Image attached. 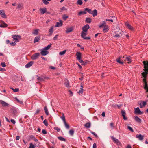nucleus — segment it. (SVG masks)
Here are the masks:
<instances>
[{"instance_id": "nucleus-1", "label": "nucleus", "mask_w": 148, "mask_h": 148, "mask_svg": "<svg viewBox=\"0 0 148 148\" xmlns=\"http://www.w3.org/2000/svg\"><path fill=\"white\" fill-rule=\"evenodd\" d=\"M143 63L144 66V70L145 71L144 72H143L142 73V78L143 77L144 78L143 79V81L144 83L145 82H147L145 78L146 77L147 75L148 74V62L147 61H143Z\"/></svg>"}, {"instance_id": "nucleus-2", "label": "nucleus", "mask_w": 148, "mask_h": 148, "mask_svg": "<svg viewBox=\"0 0 148 148\" xmlns=\"http://www.w3.org/2000/svg\"><path fill=\"white\" fill-rule=\"evenodd\" d=\"M76 58L81 63L82 65H85L86 63L81 59V53L80 52H77L76 53Z\"/></svg>"}, {"instance_id": "nucleus-3", "label": "nucleus", "mask_w": 148, "mask_h": 148, "mask_svg": "<svg viewBox=\"0 0 148 148\" xmlns=\"http://www.w3.org/2000/svg\"><path fill=\"white\" fill-rule=\"evenodd\" d=\"M17 109L14 108L11 109V112L13 117L16 118L18 116Z\"/></svg>"}, {"instance_id": "nucleus-4", "label": "nucleus", "mask_w": 148, "mask_h": 148, "mask_svg": "<svg viewBox=\"0 0 148 148\" xmlns=\"http://www.w3.org/2000/svg\"><path fill=\"white\" fill-rule=\"evenodd\" d=\"M13 41L16 42H18L21 39V36L19 35H14L12 36Z\"/></svg>"}, {"instance_id": "nucleus-5", "label": "nucleus", "mask_w": 148, "mask_h": 148, "mask_svg": "<svg viewBox=\"0 0 148 148\" xmlns=\"http://www.w3.org/2000/svg\"><path fill=\"white\" fill-rule=\"evenodd\" d=\"M111 138L112 140L113 141L118 145H121V143L119 140L115 138L114 137L111 136Z\"/></svg>"}, {"instance_id": "nucleus-6", "label": "nucleus", "mask_w": 148, "mask_h": 148, "mask_svg": "<svg viewBox=\"0 0 148 148\" xmlns=\"http://www.w3.org/2000/svg\"><path fill=\"white\" fill-rule=\"evenodd\" d=\"M40 54L39 53H36L33 54L31 56V58L33 60H36L39 56Z\"/></svg>"}, {"instance_id": "nucleus-7", "label": "nucleus", "mask_w": 148, "mask_h": 148, "mask_svg": "<svg viewBox=\"0 0 148 148\" xmlns=\"http://www.w3.org/2000/svg\"><path fill=\"white\" fill-rule=\"evenodd\" d=\"M125 58L124 57H120L116 59V61L119 63L123 64V62L121 61H123V60Z\"/></svg>"}, {"instance_id": "nucleus-8", "label": "nucleus", "mask_w": 148, "mask_h": 148, "mask_svg": "<svg viewBox=\"0 0 148 148\" xmlns=\"http://www.w3.org/2000/svg\"><path fill=\"white\" fill-rule=\"evenodd\" d=\"M125 25L127 28L129 30L131 31L134 30V28L133 27L130 25L128 23L126 22L125 23Z\"/></svg>"}, {"instance_id": "nucleus-9", "label": "nucleus", "mask_w": 148, "mask_h": 148, "mask_svg": "<svg viewBox=\"0 0 148 148\" xmlns=\"http://www.w3.org/2000/svg\"><path fill=\"white\" fill-rule=\"evenodd\" d=\"M89 25L88 24H86L82 27V30L83 32H86L89 29Z\"/></svg>"}, {"instance_id": "nucleus-10", "label": "nucleus", "mask_w": 148, "mask_h": 148, "mask_svg": "<svg viewBox=\"0 0 148 148\" xmlns=\"http://www.w3.org/2000/svg\"><path fill=\"white\" fill-rule=\"evenodd\" d=\"M138 103L140 105V108H142L146 105V102L143 101H139Z\"/></svg>"}, {"instance_id": "nucleus-11", "label": "nucleus", "mask_w": 148, "mask_h": 148, "mask_svg": "<svg viewBox=\"0 0 148 148\" xmlns=\"http://www.w3.org/2000/svg\"><path fill=\"white\" fill-rule=\"evenodd\" d=\"M134 113L136 114H141L143 112L140 110L139 107L134 108Z\"/></svg>"}, {"instance_id": "nucleus-12", "label": "nucleus", "mask_w": 148, "mask_h": 148, "mask_svg": "<svg viewBox=\"0 0 148 148\" xmlns=\"http://www.w3.org/2000/svg\"><path fill=\"white\" fill-rule=\"evenodd\" d=\"M121 114L123 118V119L124 120H127V117L125 116L126 113L125 112V110H122L121 111Z\"/></svg>"}, {"instance_id": "nucleus-13", "label": "nucleus", "mask_w": 148, "mask_h": 148, "mask_svg": "<svg viewBox=\"0 0 148 148\" xmlns=\"http://www.w3.org/2000/svg\"><path fill=\"white\" fill-rule=\"evenodd\" d=\"M136 137L140 140H142L144 138V136L142 135L141 134L136 135Z\"/></svg>"}, {"instance_id": "nucleus-14", "label": "nucleus", "mask_w": 148, "mask_h": 148, "mask_svg": "<svg viewBox=\"0 0 148 148\" xmlns=\"http://www.w3.org/2000/svg\"><path fill=\"white\" fill-rule=\"evenodd\" d=\"M0 15H1V16L4 18L6 17V15L3 10H0Z\"/></svg>"}, {"instance_id": "nucleus-15", "label": "nucleus", "mask_w": 148, "mask_h": 148, "mask_svg": "<svg viewBox=\"0 0 148 148\" xmlns=\"http://www.w3.org/2000/svg\"><path fill=\"white\" fill-rule=\"evenodd\" d=\"M0 103L1 104L3 107L6 106L8 105V104L7 103L2 100H0Z\"/></svg>"}, {"instance_id": "nucleus-16", "label": "nucleus", "mask_w": 148, "mask_h": 148, "mask_svg": "<svg viewBox=\"0 0 148 148\" xmlns=\"http://www.w3.org/2000/svg\"><path fill=\"white\" fill-rule=\"evenodd\" d=\"M41 51L40 52L42 56H45L48 54L49 52L48 51H43L42 49H41Z\"/></svg>"}, {"instance_id": "nucleus-17", "label": "nucleus", "mask_w": 148, "mask_h": 148, "mask_svg": "<svg viewBox=\"0 0 148 148\" xmlns=\"http://www.w3.org/2000/svg\"><path fill=\"white\" fill-rule=\"evenodd\" d=\"M62 23L61 20H60L59 22L56 23V24L55 26L56 27H60L62 26Z\"/></svg>"}, {"instance_id": "nucleus-18", "label": "nucleus", "mask_w": 148, "mask_h": 148, "mask_svg": "<svg viewBox=\"0 0 148 148\" xmlns=\"http://www.w3.org/2000/svg\"><path fill=\"white\" fill-rule=\"evenodd\" d=\"M53 27L52 26L49 30V36H51L53 32Z\"/></svg>"}, {"instance_id": "nucleus-19", "label": "nucleus", "mask_w": 148, "mask_h": 148, "mask_svg": "<svg viewBox=\"0 0 148 148\" xmlns=\"http://www.w3.org/2000/svg\"><path fill=\"white\" fill-rule=\"evenodd\" d=\"M52 45V44H50L49 45H48L47 47H44V48L42 49V50L43 51H47L48 50L49 48L51 47Z\"/></svg>"}, {"instance_id": "nucleus-20", "label": "nucleus", "mask_w": 148, "mask_h": 148, "mask_svg": "<svg viewBox=\"0 0 148 148\" xmlns=\"http://www.w3.org/2000/svg\"><path fill=\"white\" fill-rule=\"evenodd\" d=\"M33 62H30L27 64L25 66V67L26 68H29L31 67L33 64Z\"/></svg>"}, {"instance_id": "nucleus-21", "label": "nucleus", "mask_w": 148, "mask_h": 148, "mask_svg": "<svg viewBox=\"0 0 148 148\" xmlns=\"http://www.w3.org/2000/svg\"><path fill=\"white\" fill-rule=\"evenodd\" d=\"M40 12L42 14H44L45 13L47 12V9L46 8H40Z\"/></svg>"}, {"instance_id": "nucleus-22", "label": "nucleus", "mask_w": 148, "mask_h": 148, "mask_svg": "<svg viewBox=\"0 0 148 148\" xmlns=\"http://www.w3.org/2000/svg\"><path fill=\"white\" fill-rule=\"evenodd\" d=\"M134 119L135 120V121L137 122H138L139 123H141V119L140 118H139L137 116H135L134 117Z\"/></svg>"}, {"instance_id": "nucleus-23", "label": "nucleus", "mask_w": 148, "mask_h": 148, "mask_svg": "<svg viewBox=\"0 0 148 148\" xmlns=\"http://www.w3.org/2000/svg\"><path fill=\"white\" fill-rule=\"evenodd\" d=\"M40 39V36H36L35 38L34 39V43L37 42L39 41Z\"/></svg>"}, {"instance_id": "nucleus-24", "label": "nucleus", "mask_w": 148, "mask_h": 148, "mask_svg": "<svg viewBox=\"0 0 148 148\" xmlns=\"http://www.w3.org/2000/svg\"><path fill=\"white\" fill-rule=\"evenodd\" d=\"M44 112L47 115H48L49 114V112L48 111V109L46 106H45L44 108Z\"/></svg>"}, {"instance_id": "nucleus-25", "label": "nucleus", "mask_w": 148, "mask_h": 148, "mask_svg": "<svg viewBox=\"0 0 148 148\" xmlns=\"http://www.w3.org/2000/svg\"><path fill=\"white\" fill-rule=\"evenodd\" d=\"M73 30V27H71L70 28H68L67 29V30L66 31V33H68L72 32Z\"/></svg>"}, {"instance_id": "nucleus-26", "label": "nucleus", "mask_w": 148, "mask_h": 148, "mask_svg": "<svg viewBox=\"0 0 148 148\" xmlns=\"http://www.w3.org/2000/svg\"><path fill=\"white\" fill-rule=\"evenodd\" d=\"M108 25H106L104 27V28L103 29V31L104 32H106L108 31Z\"/></svg>"}, {"instance_id": "nucleus-27", "label": "nucleus", "mask_w": 148, "mask_h": 148, "mask_svg": "<svg viewBox=\"0 0 148 148\" xmlns=\"http://www.w3.org/2000/svg\"><path fill=\"white\" fill-rule=\"evenodd\" d=\"M64 84L65 86L67 87H69V81L67 80L66 79L65 83H64Z\"/></svg>"}, {"instance_id": "nucleus-28", "label": "nucleus", "mask_w": 148, "mask_h": 148, "mask_svg": "<svg viewBox=\"0 0 148 148\" xmlns=\"http://www.w3.org/2000/svg\"><path fill=\"white\" fill-rule=\"evenodd\" d=\"M91 14H92L93 16L95 17L97 15V12L96 9H94L93 11H92Z\"/></svg>"}, {"instance_id": "nucleus-29", "label": "nucleus", "mask_w": 148, "mask_h": 148, "mask_svg": "<svg viewBox=\"0 0 148 148\" xmlns=\"http://www.w3.org/2000/svg\"><path fill=\"white\" fill-rule=\"evenodd\" d=\"M144 88L146 90V92H148V86L147 82L144 83Z\"/></svg>"}, {"instance_id": "nucleus-30", "label": "nucleus", "mask_w": 148, "mask_h": 148, "mask_svg": "<svg viewBox=\"0 0 148 148\" xmlns=\"http://www.w3.org/2000/svg\"><path fill=\"white\" fill-rule=\"evenodd\" d=\"M23 7V4L22 3H19L18 4L17 8L18 9H21Z\"/></svg>"}, {"instance_id": "nucleus-31", "label": "nucleus", "mask_w": 148, "mask_h": 148, "mask_svg": "<svg viewBox=\"0 0 148 148\" xmlns=\"http://www.w3.org/2000/svg\"><path fill=\"white\" fill-rule=\"evenodd\" d=\"M106 25V22L105 21H103L102 23L100 24L99 25V28H102L103 27H104L105 26V25Z\"/></svg>"}, {"instance_id": "nucleus-32", "label": "nucleus", "mask_w": 148, "mask_h": 148, "mask_svg": "<svg viewBox=\"0 0 148 148\" xmlns=\"http://www.w3.org/2000/svg\"><path fill=\"white\" fill-rule=\"evenodd\" d=\"M125 61L127 60L128 62V63H130L131 62V58L130 57V56L127 57L125 58Z\"/></svg>"}, {"instance_id": "nucleus-33", "label": "nucleus", "mask_w": 148, "mask_h": 148, "mask_svg": "<svg viewBox=\"0 0 148 148\" xmlns=\"http://www.w3.org/2000/svg\"><path fill=\"white\" fill-rule=\"evenodd\" d=\"M91 125V124L90 123H87L85 124L84 125L85 127L87 128H89Z\"/></svg>"}, {"instance_id": "nucleus-34", "label": "nucleus", "mask_w": 148, "mask_h": 148, "mask_svg": "<svg viewBox=\"0 0 148 148\" xmlns=\"http://www.w3.org/2000/svg\"><path fill=\"white\" fill-rule=\"evenodd\" d=\"M86 34L84 32H82L81 34V36L84 39V38H85L86 36Z\"/></svg>"}, {"instance_id": "nucleus-35", "label": "nucleus", "mask_w": 148, "mask_h": 148, "mask_svg": "<svg viewBox=\"0 0 148 148\" xmlns=\"http://www.w3.org/2000/svg\"><path fill=\"white\" fill-rule=\"evenodd\" d=\"M91 20L90 18L87 17L86 18L85 20L86 22L88 23H90L91 22Z\"/></svg>"}, {"instance_id": "nucleus-36", "label": "nucleus", "mask_w": 148, "mask_h": 148, "mask_svg": "<svg viewBox=\"0 0 148 148\" xmlns=\"http://www.w3.org/2000/svg\"><path fill=\"white\" fill-rule=\"evenodd\" d=\"M39 29H36L34 30L33 32H32V34L35 35H37L38 34V32Z\"/></svg>"}, {"instance_id": "nucleus-37", "label": "nucleus", "mask_w": 148, "mask_h": 148, "mask_svg": "<svg viewBox=\"0 0 148 148\" xmlns=\"http://www.w3.org/2000/svg\"><path fill=\"white\" fill-rule=\"evenodd\" d=\"M15 99L16 100V101H17V102L18 103H20L21 104H23V102L22 100H19V99H18L17 98L15 97Z\"/></svg>"}, {"instance_id": "nucleus-38", "label": "nucleus", "mask_w": 148, "mask_h": 148, "mask_svg": "<svg viewBox=\"0 0 148 148\" xmlns=\"http://www.w3.org/2000/svg\"><path fill=\"white\" fill-rule=\"evenodd\" d=\"M86 13V12L85 11H80L78 13V15L80 16L82 14H85Z\"/></svg>"}, {"instance_id": "nucleus-39", "label": "nucleus", "mask_w": 148, "mask_h": 148, "mask_svg": "<svg viewBox=\"0 0 148 148\" xmlns=\"http://www.w3.org/2000/svg\"><path fill=\"white\" fill-rule=\"evenodd\" d=\"M8 25L7 24L5 23H4L3 24H1L0 25V27L4 28L7 27Z\"/></svg>"}, {"instance_id": "nucleus-40", "label": "nucleus", "mask_w": 148, "mask_h": 148, "mask_svg": "<svg viewBox=\"0 0 148 148\" xmlns=\"http://www.w3.org/2000/svg\"><path fill=\"white\" fill-rule=\"evenodd\" d=\"M30 138L34 141L37 142L38 141V139L36 138L35 137L33 136H30Z\"/></svg>"}, {"instance_id": "nucleus-41", "label": "nucleus", "mask_w": 148, "mask_h": 148, "mask_svg": "<svg viewBox=\"0 0 148 148\" xmlns=\"http://www.w3.org/2000/svg\"><path fill=\"white\" fill-rule=\"evenodd\" d=\"M58 138L61 141H66L65 139L62 137H61V136L58 137Z\"/></svg>"}, {"instance_id": "nucleus-42", "label": "nucleus", "mask_w": 148, "mask_h": 148, "mask_svg": "<svg viewBox=\"0 0 148 148\" xmlns=\"http://www.w3.org/2000/svg\"><path fill=\"white\" fill-rule=\"evenodd\" d=\"M85 10L88 11V12L90 14L92 13V11L91 9H89L88 8H86L85 9Z\"/></svg>"}, {"instance_id": "nucleus-43", "label": "nucleus", "mask_w": 148, "mask_h": 148, "mask_svg": "<svg viewBox=\"0 0 148 148\" xmlns=\"http://www.w3.org/2000/svg\"><path fill=\"white\" fill-rule=\"evenodd\" d=\"M66 52V50H64L62 51H61L59 52V54L60 55L62 56Z\"/></svg>"}, {"instance_id": "nucleus-44", "label": "nucleus", "mask_w": 148, "mask_h": 148, "mask_svg": "<svg viewBox=\"0 0 148 148\" xmlns=\"http://www.w3.org/2000/svg\"><path fill=\"white\" fill-rule=\"evenodd\" d=\"M68 18V16L66 14H64L63 15L62 18L64 20H66Z\"/></svg>"}, {"instance_id": "nucleus-45", "label": "nucleus", "mask_w": 148, "mask_h": 148, "mask_svg": "<svg viewBox=\"0 0 148 148\" xmlns=\"http://www.w3.org/2000/svg\"><path fill=\"white\" fill-rule=\"evenodd\" d=\"M64 124L65 127L67 129L69 128V125L66 123V121L64 122Z\"/></svg>"}, {"instance_id": "nucleus-46", "label": "nucleus", "mask_w": 148, "mask_h": 148, "mask_svg": "<svg viewBox=\"0 0 148 148\" xmlns=\"http://www.w3.org/2000/svg\"><path fill=\"white\" fill-rule=\"evenodd\" d=\"M43 123L46 126H47L48 125V122L46 119H45L43 121Z\"/></svg>"}, {"instance_id": "nucleus-47", "label": "nucleus", "mask_w": 148, "mask_h": 148, "mask_svg": "<svg viewBox=\"0 0 148 148\" xmlns=\"http://www.w3.org/2000/svg\"><path fill=\"white\" fill-rule=\"evenodd\" d=\"M29 148H35V145L32 143H30Z\"/></svg>"}, {"instance_id": "nucleus-48", "label": "nucleus", "mask_w": 148, "mask_h": 148, "mask_svg": "<svg viewBox=\"0 0 148 148\" xmlns=\"http://www.w3.org/2000/svg\"><path fill=\"white\" fill-rule=\"evenodd\" d=\"M69 134H70L71 135V136H72L73 135V134H74V131L73 130H70L69 131Z\"/></svg>"}, {"instance_id": "nucleus-49", "label": "nucleus", "mask_w": 148, "mask_h": 148, "mask_svg": "<svg viewBox=\"0 0 148 148\" xmlns=\"http://www.w3.org/2000/svg\"><path fill=\"white\" fill-rule=\"evenodd\" d=\"M61 118L63 120L64 123L66 122L65 117L63 114L62 116L61 117Z\"/></svg>"}, {"instance_id": "nucleus-50", "label": "nucleus", "mask_w": 148, "mask_h": 148, "mask_svg": "<svg viewBox=\"0 0 148 148\" xmlns=\"http://www.w3.org/2000/svg\"><path fill=\"white\" fill-rule=\"evenodd\" d=\"M11 89L14 92H18L19 91V89L18 88H15V89H14L12 88H11Z\"/></svg>"}, {"instance_id": "nucleus-51", "label": "nucleus", "mask_w": 148, "mask_h": 148, "mask_svg": "<svg viewBox=\"0 0 148 148\" xmlns=\"http://www.w3.org/2000/svg\"><path fill=\"white\" fill-rule=\"evenodd\" d=\"M77 3V4L79 5H81L82 4V2L81 0H78Z\"/></svg>"}, {"instance_id": "nucleus-52", "label": "nucleus", "mask_w": 148, "mask_h": 148, "mask_svg": "<svg viewBox=\"0 0 148 148\" xmlns=\"http://www.w3.org/2000/svg\"><path fill=\"white\" fill-rule=\"evenodd\" d=\"M43 3L45 5H47L49 3V2L45 0H42Z\"/></svg>"}, {"instance_id": "nucleus-53", "label": "nucleus", "mask_w": 148, "mask_h": 148, "mask_svg": "<svg viewBox=\"0 0 148 148\" xmlns=\"http://www.w3.org/2000/svg\"><path fill=\"white\" fill-rule=\"evenodd\" d=\"M83 91V89L82 88H81L80 90L78 92L79 94H82Z\"/></svg>"}, {"instance_id": "nucleus-54", "label": "nucleus", "mask_w": 148, "mask_h": 148, "mask_svg": "<svg viewBox=\"0 0 148 148\" xmlns=\"http://www.w3.org/2000/svg\"><path fill=\"white\" fill-rule=\"evenodd\" d=\"M127 128L132 132H134L133 130L132 129V128L130 126H128Z\"/></svg>"}, {"instance_id": "nucleus-55", "label": "nucleus", "mask_w": 148, "mask_h": 148, "mask_svg": "<svg viewBox=\"0 0 148 148\" xmlns=\"http://www.w3.org/2000/svg\"><path fill=\"white\" fill-rule=\"evenodd\" d=\"M10 45L12 46H14L16 45V42H12L11 43H10Z\"/></svg>"}, {"instance_id": "nucleus-56", "label": "nucleus", "mask_w": 148, "mask_h": 148, "mask_svg": "<svg viewBox=\"0 0 148 148\" xmlns=\"http://www.w3.org/2000/svg\"><path fill=\"white\" fill-rule=\"evenodd\" d=\"M1 66L3 67L6 66V65L5 62H1Z\"/></svg>"}, {"instance_id": "nucleus-57", "label": "nucleus", "mask_w": 148, "mask_h": 148, "mask_svg": "<svg viewBox=\"0 0 148 148\" xmlns=\"http://www.w3.org/2000/svg\"><path fill=\"white\" fill-rule=\"evenodd\" d=\"M5 71L6 70L5 68L0 67V71H1L3 72Z\"/></svg>"}, {"instance_id": "nucleus-58", "label": "nucleus", "mask_w": 148, "mask_h": 148, "mask_svg": "<svg viewBox=\"0 0 148 148\" xmlns=\"http://www.w3.org/2000/svg\"><path fill=\"white\" fill-rule=\"evenodd\" d=\"M42 132L43 134H47L46 131L44 129L42 130Z\"/></svg>"}, {"instance_id": "nucleus-59", "label": "nucleus", "mask_w": 148, "mask_h": 148, "mask_svg": "<svg viewBox=\"0 0 148 148\" xmlns=\"http://www.w3.org/2000/svg\"><path fill=\"white\" fill-rule=\"evenodd\" d=\"M11 122L14 124H15V121L13 119H11Z\"/></svg>"}, {"instance_id": "nucleus-60", "label": "nucleus", "mask_w": 148, "mask_h": 148, "mask_svg": "<svg viewBox=\"0 0 148 148\" xmlns=\"http://www.w3.org/2000/svg\"><path fill=\"white\" fill-rule=\"evenodd\" d=\"M91 133L92 134H93V135H94L95 137H98V136L97 135L96 133H95L94 132H91Z\"/></svg>"}, {"instance_id": "nucleus-61", "label": "nucleus", "mask_w": 148, "mask_h": 148, "mask_svg": "<svg viewBox=\"0 0 148 148\" xmlns=\"http://www.w3.org/2000/svg\"><path fill=\"white\" fill-rule=\"evenodd\" d=\"M58 36V35H56L53 38V40H56L57 39Z\"/></svg>"}, {"instance_id": "nucleus-62", "label": "nucleus", "mask_w": 148, "mask_h": 148, "mask_svg": "<svg viewBox=\"0 0 148 148\" xmlns=\"http://www.w3.org/2000/svg\"><path fill=\"white\" fill-rule=\"evenodd\" d=\"M20 138L19 136H17L16 137V140H18Z\"/></svg>"}, {"instance_id": "nucleus-63", "label": "nucleus", "mask_w": 148, "mask_h": 148, "mask_svg": "<svg viewBox=\"0 0 148 148\" xmlns=\"http://www.w3.org/2000/svg\"><path fill=\"white\" fill-rule=\"evenodd\" d=\"M97 146L96 144L95 143H94L93 144V148H96Z\"/></svg>"}, {"instance_id": "nucleus-64", "label": "nucleus", "mask_w": 148, "mask_h": 148, "mask_svg": "<svg viewBox=\"0 0 148 148\" xmlns=\"http://www.w3.org/2000/svg\"><path fill=\"white\" fill-rule=\"evenodd\" d=\"M114 37L116 38H119L120 37V36L119 34H116L114 36Z\"/></svg>"}]
</instances>
